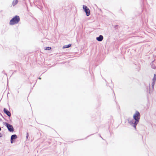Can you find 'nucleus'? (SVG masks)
<instances>
[{
    "label": "nucleus",
    "instance_id": "nucleus-1",
    "mask_svg": "<svg viewBox=\"0 0 156 156\" xmlns=\"http://www.w3.org/2000/svg\"><path fill=\"white\" fill-rule=\"evenodd\" d=\"M140 115L139 111H136L133 116V119L129 120V118L128 119V123L133 126L135 129H136V126L139 122Z\"/></svg>",
    "mask_w": 156,
    "mask_h": 156
},
{
    "label": "nucleus",
    "instance_id": "nucleus-2",
    "mask_svg": "<svg viewBox=\"0 0 156 156\" xmlns=\"http://www.w3.org/2000/svg\"><path fill=\"white\" fill-rule=\"evenodd\" d=\"M20 21V16L16 15L13 16L9 21V24L10 25H13L17 24Z\"/></svg>",
    "mask_w": 156,
    "mask_h": 156
},
{
    "label": "nucleus",
    "instance_id": "nucleus-3",
    "mask_svg": "<svg viewBox=\"0 0 156 156\" xmlns=\"http://www.w3.org/2000/svg\"><path fill=\"white\" fill-rule=\"evenodd\" d=\"M3 124L7 128L8 131L10 133H13L14 131V129L12 125L7 122H3Z\"/></svg>",
    "mask_w": 156,
    "mask_h": 156
},
{
    "label": "nucleus",
    "instance_id": "nucleus-4",
    "mask_svg": "<svg viewBox=\"0 0 156 156\" xmlns=\"http://www.w3.org/2000/svg\"><path fill=\"white\" fill-rule=\"evenodd\" d=\"M83 9L84 11L85 12L86 16H89L90 15V11L87 7L84 5L83 6Z\"/></svg>",
    "mask_w": 156,
    "mask_h": 156
},
{
    "label": "nucleus",
    "instance_id": "nucleus-5",
    "mask_svg": "<svg viewBox=\"0 0 156 156\" xmlns=\"http://www.w3.org/2000/svg\"><path fill=\"white\" fill-rule=\"evenodd\" d=\"M3 112L4 113L6 114L9 117L10 121H11L10 119V117L11 116V113L10 111H9L7 108H4L3 110Z\"/></svg>",
    "mask_w": 156,
    "mask_h": 156
},
{
    "label": "nucleus",
    "instance_id": "nucleus-6",
    "mask_svg": "<svg viewBox=\"0 0 156 156\" xmlns=\"http://www.w3.org/2000/svg\"><path fill=\"white\" fill-rule=\"evenodd\" d=\"M151 68L153 69H156V60H154L151 62Z\"/></svg>",
    "mask_w": 156,
    "mask_h": 156
},
{
    "label": "nucleus",
    "instance_id": "nucleus-7",
    "mask_svg": "<svg viewBox=\"0 0 156 156\" xmlns=\"http://www.w3.org/2000/svg\"><path fill=\"white\" fill-rule=\"evenodd\" d=\"M155 83L152 82L151 84V87L152 88H150V84H149V93L150 94L151 92H152L154 89V87L155 84Z\"/></svg>",
    "mask_w": 156,
    "mask_h": 156
},
{
    "label": "nucleus",
    "instance_id": "nucleus-8",
    "mask_svg": "<svg viewBox=\"0 0 156 156\" xmlns=\"http://www.w3.org/2000/svg\"><path fill=\"white\" fill-rule=\"evenodd\" d=\"M104 37L103 36L101 35H100L98 37H96V40L98 41H101L103 39Z\"/></svg>",
    "mask_w": 156,
    "mask_h": 156
},
{
    "label": "nucleus",
    "instance_id": "nucleus-9",
    "mask_svg": "<svg viewBox=\"0 0 156 156\" xmlns=\"http://www.w3.org/2000/svg\"><path fill=\"white\" fill-rule=\"evenodd\" d=\"M17 138V135L15 134H14L11 135V136L10 138L12 140H15Z\"/></svg>",
    "mask_w": 156,
    "mask_h": 156
},
{
    "label": "nucleus",
    "instance_id": "nucleus-10",
    "mask_svg": "<svg viewBox=\"0 0 156 156\" xmlns=\"http://www.w3.org/2000/svg\"><path fill=\"white\" fill-rule=\"evenodd\" d=\"M112 26L116 30H118L120 28V27L118 25H112Z\"/></svg>",
    "mask_w": 156,
    "mask_h": 156
},
{
    "label": "nucleus",
    "instance_id": "nucleus-11",
    "mask_svg": "<svg viewBox=\"0 0 156 156\" xmlns=\"http://www.w3.org/2000/svg\"><path fill=\"white\" fill-rule=\"evenodd\" d=\"M72 46L71 44H69L67 45H64L63 47L62 48L63 49L66 48H68L69 47H70Z\"/></svg>",
    "mask_w": 156,
    "mask_h": 156
},
{
    "label": "nucleus",
    "instance_id": "nucleus-12",
    "mask_svg": "<svg viewBox=\"0 0 156 156\" xmlns=\"http://www.w3.org/2000/svg\"><path fill=\"white\" fill-rule=\"evenodd\" d=\"M156 81V74H154V75L153 78L152 79V82H153L155 83Z\"/></svg>",
    "mask_w": 156,
    "mask_h": 156
},
{
    "label": "nucleus",
    "instance_id": "nucleus-13",
    "mask_svg": "<svg viewBox=\"0 0 156 156\" xmlns=\"http://www.w3.org/2000/svg\"><path fill=\"white\" fill-rule=\"evenodd\" d=\"M18 0H15V2H14V1H13L12 3V5L13 6H15L18 3Z\"/></svg>",
    "mask_w": 156,
    "mask_h": 156
},
{
    "label": "nucleus",
    "instance_id": "nucleus-14",
    "mask_svg": "<svg viewBox=\"0 0 156 156\" xmlns=\"http://www.w3.org/2000/svg\"><path fill=\"white\" fill-rule=\"evenodd\" d=\"M51 49V48L50 47H45L44 48V50H49Z\"/></svg>",
    "mask_w": 156,
    "mask_h": 156
},
{
    "label": "nucleus",
    "instance_id": "nucleus-15",
    "mask_svg": "<svg viewBox=\"0 0 156 156\" xmlns=\"http://www.w3.org/2000/svg\"><path fill=\"white\" fill-rule=\"evenodd\" d=\"M29 133L27 132V134H26V139L27 140L28 139V138L29 137Z\"/></svg>",
    "mask_w": 156,
    "mask_h": 156
},
{
    "label": "nucleus",
    "instance_id": "nucleus-16",
    "mask_svg": "<svg viewBox=\"0 0 156 156\" xmlns=\"http://www.w3.org/2000/svg\"><path fill=\"white\" fill-rule=\"evenodd\" d=\"M15 142V141L14 140H12L10 138V142L11 144Z\"/></svg>",
    "mask_w": 156,
    "mask_h": 156
},
{
    "label": "nucleus",
    "instance_id": "nucleus-17",
    "mask_svg": "<svg viewBox=\"0 0 156 156\" xmlns=\"http://www.w3.org/2000/svg\"><path fill=\"white\" fill-rule=\"evenodd\" d=\"M0 114L2 116V118H3V119H4L5 120V121H7V122H8V121L6 119H5V118L2 115V114H1L0 113Z\"/></svg>",
    "mask_w": 156,
    "mask_h": 156
},
{
    "label": "nucleus",
    "instance_id": "nucleus-18",
    "mask_svg": "<svg viewBox=\"0 0 156 156\" xmlns=\"http://www.w3.org/2000/svg\"><path fill=\"white\" fill-rule=\"evenodd\" d=\"M16 72H17V70H14V71L12 73V75H13L14 73H16Z\"/></svg>",
    "mask_w": 156,
    "mask_h": 156
},
{
    "label": "nucleus",
    "instance_id": "nucleus-19",
    "mask_svg": "<svg viewBox=\"0 0 156 156\" xmlns=\"http://www.w3.org/2000/svg\"><path fill=\"white\" fill-rule=\"evenodd\" d=\"M94 134H90V135H89L88 136H87L86 138L85 139H86L87 138V137H89V136H90L92 135H93Z\"/></svg>",
    "mask_w": 156,
    "mask_h": 156
},
{
    "label": "nucleus",
    "instance_id": "nucleus-20",
    "mask_svg": "<svg viewBox=\"0 0 156 156\" xmlns=\"http://www.w3.org/2000/svg\"><path fill=\"white\" fill-rule=\"evenodd\" d=\"M2 136V134L0 132V138Z\"/></svg>",
    "mask_w": 156,
    "mask_h": 156
},
{
    "label": "nucleus",
    "instance_id": "nucleus-21",
    "mask_svg": "<svg viewBox=\"0 0 156 156\" xmlns=\"http://www.w3.org/2000/svg\"><path fill=\"white\" fill-rule=\"evenodd\" d=\"M38 79H40V80H41V77H39L38 78Z\"/></svg>",
    "mask_w": 156,
    "mask_h": 156
},
{
    "label": "nucleus",
    "instance_id": "nucleus-22",
    "mask_svg": "<svg viewBox=\"0 0 156 156\" xmlns=\"http://www.w3.org/2000/svg\"><path fill=\"white\" fill-rule=\"evenodd\" d=\"M100 137L102 139H103V138L100 135Z\"/></svg>",
    "mask_w": 156,
    "mask_h": 156
},
{
    "label": "nucleus",
    "instance_id": "nucleus-23",
    "mask_svg": "<svg viewBox=\"0 0 156 156\" xmlns=\"http://www.w3.org/2000/svg\"><path fill=\"white\" fill-rule=\"evenodd\" d=\"M108 84L107 83V84H106L107 86H108Z\"/></svg>",
    "mask_w": 156,
    "mask_h": 156
},
{
    "label": "nucleus",
    "instance_id": "nucleus-24",
    "mask_svg": "<svg viewBox=\"0 0 156 156\" xmlns=\"http://www.w3.org/2000/svg\"><path fill=\"white\" fill-rule=\"evenodd\" d=\"M2 119L0 118V121H2Z\"/></svg>",
    "mask_w": 156,
    "mask_h": 156
},
{
    "label": "nucleus",
    "instance_id": "nucleus-25",
    "mask_svg": "<svg viewBox=\"0 0 156 156\" xmlns=\"http://www.w3.org/2000/svg\"><path fill=\"white\" fill-rule=\"evenodd\" d=\"M5 71H3L2 72V73H4Z\"/></svg>",
    "mask_w": 156,
    "mask_h": 156
},
{
    "label": "nucleus",
    "instance_id": "nucleus-26",
    "mask_svg": "<svg viewBox=\"0 0 156 156\" xmlns=\"http://www.w3.org/2000/svg\"><path fill=\"white\" fill-rule=\"evenodd\" d=\"M111 83L112 84V80H111Z\"/></svg>",
    "mask_w": 156,
    "mask_h": 156
},
{
    "label": "nucleus",
    "instance_id": "nucleus-27",
    "mask_svg": "<svg viewBox=\"0 0 156 156\" xmlns=\"http://www.w3.org/2000/svg\"><path fill=\"white\" fill-rule=\"evenodd\" d=\"M109 87L111 88L112 89V87L110 86H109Z\"/></svg>",
    "mask_w": 156,
    "mask_h": 156
},
{
    "label": "nucleus",
    "instance_id": "nucleus-28",
    "mask_svg": "<svg viewBox=\"0 0 156 156\" xmlns=\"http://www.w3.org/2000/svg\"><path fill=\"white\" fill-rule=\"evenodd\" d=\"M35 83L34 84V86H33V87L34 86H35Z\"/></svg>",
    "mask_w": 156,
    "mask_h": 156
},
{
    "label": "nucleus",
    "instance_id": "nucleus-29",
    "mask_svg": "<svg viewBox=\"0 0 156 156\" xmlns=\"http://www.w3.org/2000/svg\"><path fill=\"white\" fill-rule=\"evenodd\" d=\"M100 11H101V9H100Z\"/></svg>",
    "mask_w": 156,
    "mask_h": 156
},
{
    "label": "nucleus",
    "instance_id": "nucleus-30",
    "mask_svg": "<svg viewBox=\"0 0 156 156\" xmlns=\"http://www.w3.org/2000/svg\"><path fill=\"white\" fill-rule=\"evenodd\" d=\"M142 138H143V136H142Z\"/></svg>",
    "mask_w": 156,
    "mask_h": 156
}]
</instances>
